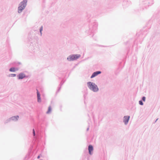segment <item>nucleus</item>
<instances>
[{"mask_svg": "<svg viewBox=\"0 0 160 160\" xmlns=\"http://www.w3.org/2000/svg\"><path fill=\"white\" fill-rule=\"evenodd\" d=\"M27 2V0H24L20 4L18 8V12L20 13L22 12V10L24 9L26 3Z\"/></svg>", "mask_w": 160, "mask_h": 160, "instance_id": "obj_2", "label": "nucleus"}, {"mask_svg": "<svg viewBox=\"0 0 160 160\" xmlns=\"http://www.w3.org/2000/svg\"><path fill=\"white\" fill-rule=\"evenodd\" d=\"M101 73V71H97L96 72H95L92 74V75L91 77V78H92L97 76L98 75L100 74Z\"/></svg>", "mask_w": 160, "mask_h": 160, "instance_id": "obj_5", "label": "nucleus"}, {"mask_svg": "<svg viewBox=\"0 0 160 160\" xmlns=\"http://www.w3.org/2000/svg\"><path fill=\"white\" fill-rule=\"evenodd\" d=\"M38 102H41V98H40V97H38Z\"/></svg>", "mask_w": 160, "mask_h": 160, "instance_id": "obj_11", "label": "nucleus"}, {"mask_svg": "<svg viewBox=\"0 0 160 160\" xmlns=\"http://www.w3.org/2000/svg\"><path fill=\"white\" fill-rule=\"evenodd\" d=\"M88 87L90 89L93 91L94 92H97L98 90V88L95 83L91 82H88Z\"/></svg>", "mask_w": 160, "mask_h": 160, "instance_id": "obj_1", "label": "nucleus"}, {"mask_svg": "<svg viewBox=\"0 0 160 160\" xmlns=\"http://www.w3.org/2000/svg\"><path fill=\"white\" fill-rule=\"evenodd\" d=\"M129 116H126L124 118L123 122L125 124H126L128 122L129 119Z\"/></svg>", "mask_w": 160, "mask_h": 160, "instance_id": "obj_4", "label": "nucleus"}, {"mask_svg": "<svg viewBox=\"0 0 160 160\" xmlns=\"http://www.w3.org/2000/svg\"><path fill=\"white\" fill-rule=\"evenodd\" d=\"M37 97H40V94L38 90H37Z\"/></svg>", "mask_w": 160, "mask_h": 160, "instance_id": "obj_10", "label": "nucleus"}, {"mask_svg": "<svg viewBox=\"0 0 160 160\" xmlns=\"http://www.w3.org/2000/svg\"><path fill=\"white\" fill-rule=\"evenodd\" d=\"M79 54L73 55L69 56L68 58L67 59L70 61L76 60L80 57Z\"/></svg>", "mask_w": 160, "mask_h": 160, "instance_id": "obj_3", "label": "nucleus"}, {"mask_svg": "<svg viewBox=\"0 0 160 160\" xmlns=\"http://www.w3.org/2000/svg\"><path fill=\"white\" fill-rule=\"evenodd\" d=\"M19 79H22L26 77L25 75L23 73H20L18 75Z\"/></svg>", "mask_w": 160, "mask_h": 160, "instance_id": "obj_6", "label": "nucleus"}, {"mask_svg": "<svg viewBox=\"0 0 160 160\" xmlns=\"http://www.w3.org/2000/svg\"><path fill=\"white\" fill-rule=\"evenodd\" d=\"M14 118H15L17 120L18 119L19 117L18 116H16L14 117Z\"/></svg>", "mask_w": 160, "mask_h": 160, "instance_id": "obj_16", "label": "nucleus"}, {"mask_svg": "<svg viewBox=\"0 0 160 160\" xmlns=\"http://www.w3.org/2000/svg\"><path fill=\"white\" fill-rule=\"evenodd\" d=\"M51 107L50 106H49V107H48V111L47 112V114H48L49 113H50L51 112Z\"/></svg>", "mask_w": 160, "mask_h": 160, "instance_id": "obj_8", "label": "nucleus"}, {"mask_svg": "<svg viewBox=\"0 0 160 160\" xmlns=\"http://www.w3.org/2000/svg\"><path fill=\"white\" fill-rule=\"evenodd\" d=\"M40 158V156H38V157H37V158H38V159H39V158Z\"/></svg>", "mask_w": 160, "mask_h": 160, "instance_id": "obj_18", "label": "nucleus"}, {"mask_svg": "<svg viewBox=\"0 0 160 160\" xmlns=\"http://www.w3.org/2000/svg\"><path fill=\"white\" fill-rule=\"evenodd\" d=\"M88 150L89 153L90 154H91V152L93 150V148L92 145H89L88 146Z\"/></svg>", "mask_w": 160, "mask_h": 160, "instance_id": "obj_7", "label": "nucleus"}, {"mask_svg": "<svg viewBox=\"0 0 160 160\" xmlns=\"http://www.w3.org/2000/svg\"><path fill=\"white\" fill-rule=\"evenodd\" d=\"M10 76H11V77H14L16 76V75L15 74H11L10 75Z\"/></svg>", "mask_w": 160, "mask_h": 160, "instance_id": "obj_15", "label": "nucleus"}, {"mask_svg": "<svg viewBox=\"0 0 160 160\" xmlns=\"http://www.w3.org/2000/svg\"><path fill=\"white\" fill-rule=\"evenodd\" d=\"M139 104L142 105H143V103L142 101H139Z\"/></svg>", "mask_w": 160, "mask_h": 160, "instance_id": "obj_13", "label": "nucleus"}, {"mask_svg": "<svg viewBox=\"0 0 160 160\" xmlns=\"http://www.w3.org/2000/svg\"><path fill=\"white\" fill-rule=\"evenodd\" d=\"M9 71L11 72H14L15 71V69L13 68H11L10 69Z\"/></svg>", "mask_w": 160, "mask_h": 160, "instance_id": "obj_9", "label": "nucleus"}, {"mask_svg": "<svg viewBox=\"0 0 160 160\" xmlns=\"http://www.w3.org/2000/svg\"><path fill=\"white\" fill-rule=\"evenodd\" d=\"M32 131H33V135L34 136H35V130H34V129H33Z\"/></svg>", "mask_w": 160, "mask_h": 160, "instance_id": "obj_12", "label": "nucleus"}, {"mask_svg": "<svg viewBox=\"0 0 160 160\" xmlns=\"http://www.w3.org/2000/svg\"><path fill=\"white\" fill-rule=\"evenodd\" d=\"M42 29H43L42 27H41L40 29V32L41 34H42Z\"/></svg>", "mask_w": 160, "mask_h": 160, "instance_id": "obj_14", "label": "nucleus"}, {"mask_svg": "<svg viewBox=\"0 0 160 160\" xmlns=\"http://www.w3.org/2000/svg\"><path fill=\"white\" fill-rule=\"evenodd\" d=\"M142 100L143 101H145V97H143L142 98Z\"/></svg>", "mask_w": 160, "mask_h": 160, "instance_id": "obj_17", "label": "nucleus"}]
</instances>
